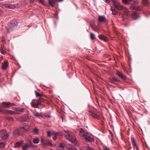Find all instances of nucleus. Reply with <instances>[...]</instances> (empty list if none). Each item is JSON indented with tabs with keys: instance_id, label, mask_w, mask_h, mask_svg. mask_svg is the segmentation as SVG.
<instances>
[{
	"instance_id": "1",
	"label": "nucleus",
	"mask_w": 150,
	"mask_h": 150,
	"mask_svg": "<svg viewBox=\"0 0 150 150\" xmlns=\"http://www.w3.org/2000/svg\"><path fill=\"white\" fill-rule=\"evenodd\" d=\"M123 3L131 5L130 8L132 9L140 11L142 10L141 6H135L134 5L137 4L138 1L137 0H122Z\"/></svg>"
},
{
	"instance_id": "2",
	"label": "nucleus",
	"mask_w": 150,
	"mask_h": 150,
	"mask_svg": "<svg viewBox=\"0 0 150 150\" xmlns=\"http://www.w3.org/2000/svg\"><path fill=\"white\" fill-rule=\"evenodd\" d=\"M43 102L42 98H40L38 100L34 99L30 103L31 106L35 108H38L41 109L44 107V105L42 104Z\"/></svg>"
},
{
	"instance_id": "3",
	"label": "nucleus",
	"mask_w": 150,
	"mask_h": 150,
	"mask_svg": "<svg viewBox=\"0 0 150 150\" xmlns=\"http://www.w3.org/2000/svg\"><path fill=\"white\" fill-rule=\"evenodd\" d=\"M65 133L64 135L67 138L69 141L74 143H76V140L75 137L73 135L72 132L69 131L68 130H65Z\"/></svg>"
},
{
	"instance_id": "4",
	"label": "nucleus",
	"mask_w": 150,
	"mask_h": 150,
	"mask_svg": "<svg viewBox=\"0 0 150 150\" xmlns=\"http://www.w3.org/2000/svg\"><path fill=\"white\" fill-rule=\"evenodd\" d=\"M112 2L113 5L117 9L119 10H123L125 8L122 6L119 3L117 0H111Z\"/></svg>"
},
{
	"instance_id": "5",
	"label": "nucleus",
	"mask_w": 150,
	"mask_h": 150,
	"mask_svg": "<svg viewBox=\"0 0 150 150\" xmlns=\"http://www.w3.org/2000/svg\"><path fill=\"white\" fill-rule=\"evenodd\" d=\"M66 146L68 150H77V149L73 146L71 144H66L64 143H62L60 144L59 146L62 147H64Z\"/></svg>"
},
{
	"instance_id": "6",
	"label": "nucleus",
	"mask_w": 150,
	"mask_h": 150,
	"mask_svg": "<svg viewBox=\"0 0 150 150\" xmlns=\"http://www.w3.org/2000/svg\"><path fill=\"white\" fill-rule=\"evenodd\" d=\"M84 134L83 137H85L86 141L92 142L93 141L94 139L92 135L86 132Z\"/></svg>"
},
{
	"instance_id": "7",
	"label": "nucleus",
	"mask_w": 150,
	"mask_h": 150,
	"mask_svg": "<svg viewBox=\"0 0 150 150\" xmlns=\"http://www.w3.org/2000/svg\"><path fill=\"white\" fill-rule=\"evenodd\" d=\"M13 111L12 110H2V108L0 107V112L7 114H16V110Z\"/></svg>"
},
{
	"instance_id": "8",
	"label": "nucleus",
	"mask_w": 150,
	"mask_h": 150,
	"mask_svg": "<svg viewBox=\"0 0 150 150\" xmlns=\"http://www.w3.org/2000/svg\"><path fill=\"white\" fill-rule=\"evenodd\" d=\"M41 142L42 145L44 146H50L52 145L51 142L50 140L45 141V140L42 138L41 139Z\"/></svg>"
},
{
	"instance_id": "9",
	"label": "nucleus",
	"mask_w": 150,
	"mask_h": 150,
	"mask_svg": "<svg viewBox=\"0 0 150 150\" xmlns=\"http://www.w3.org/2000/svg\"><path fill=\"white\" fill-rule=\"evenodd\" d=\"M18 24L15 21H12L10 22L8 24L9 28L8 29V30L9 32L10 29L13 28L14 27L17 26Z\"/></svg>"
},
{
	"instance_id": "10",
	"label": "nucleus",
	"mask_w": 150,
	"mask_h": 150,
	"mask_svg": "<svg viewBox=\"0 0 150 150\" xmlns=\"http://www.w3.org/2000/svg\"><path fill=\"white\" fill-rule=\"evenodd\" d=\"M0 137L3 139H6L8 138V135L6 131L2 130L0 131Z\"/></svg>"
},
{
	"instance_id": "11",
	"label": "nucleus",
	"mask_w": 150,
	"mask_h": 150,
	"mask_svg": "<svg viewBox=\"0 0 150 150\" xmlns=\"http://www.w3.org/2000/svg\"><path fill=\"white\" fill-rule=\"evenodd\" d=\"M13 110H16V114H19L23 112L24 111L25 109L20 107L13 108Z\"/></svg>"
},
{
	"instance_id": "12",
	"label": "nucleus",
	"mask_w": 150,
	"mask_h": 150,
	"mask_svg": "<svg viewBox=\"0 0 150 150\" xmlns=\"http://www.w3.org/2000/svg\"><path fill=\"white\" fill-rule=\"evenodd\" d=\"M131 17L133 19L136 20L139 17V16L138 12L134 11L132 13Z\"/></svg>"
},
{
	"instance_id": "13",
	"label": "nucleus",
	"mask_w": 150,
	"mask_h": 150,
	"mask_svg": "<svg viewBox=\"0 0 150 150\" xmlns=\"http://www.w3.org/2000/svg\"><path fill=\"white\" fill-rule=\"evenodd\" d=\"M117 74L122 79L124 80L126 79L125 76L123 74L118 71H117Z\"/></svg>"
},
{
	"instance_id": "14",
	"label": "nucleus",
	"mask_w": 150,
	"mask_h": 150,
	"mask_svg": "<svg viewBox=\"0 0 150 150\" xmlns=\"http://www.w3.org/2000/svg\"><path fill=\"white\" fill-rule=\"evenodd\" d=\"M6 7L7 8L13 9L18 6L16 4H7L6 5Z\"/></svg>"
},
{
	"instance_id": "15",
	"label": "nucleus",
	"mask_w": 150,
	"mask_h": 150,
	"mask_svg": "<svg viewBox=\"0 0 150 150\" xmlns=\"http://www.w3.org/2000/svg\"><path fill=\"white\" fill-rule=\"evenodd\" d=\"M131 140L132 145L134 146V149H136V150H139L138 148V146H137V143L135 139L133 138H131Z\"/></svg>"
},
{
	"instance_id": "16",
	"label": "nucleus",
	"mask_w": 150,
	"mask_h": 150,
	"mask_svg": "<svg viewBox=\"0 0 150 150\" xmlns=\"http://www.w3.org/2000/svg\"><path fill=\"white\" fill-rule=\"evenodd\" d=\"M110 81L112 83L116 84L117 81H120L119 79L116 77L114 76L110 79Z\"/></svg>"
},
{
	"instance_id": "17",
	"label": "nucleus",
	"mask_w": 150,
	"mask_h": 150,
	"mask_svg": "<svg viewBox=\"0 0 150 150\" xmlns=\"http://www.w3.org/2000/svg\"><path fill=\"white\" fill-rule=\"evenodd\" d=\"M2 104L3 105H5L4 106L5 107L8 108V106L10 105V106H12L15 105V104L14 103H11L9 102H3L2 103Z\"/></svg>"
},
{
	"instance_id": "18",
	"label": "nucleus",
	"mask_w": 150,
	"mask_h": 150,
	"mask_svg": "<svg viewBox=\"0 0 150 150\" xmlns=\"http://www.w3.org/2000/svg\"><path fill=\"white\" fill-rule=\"evenodd\" d=\"M85 130L82 128H80L79 129V134L80 135L83 137L86 132H85Z\"/></svg>"
},
{
	"instance_id": "19",
	"label": "nucleus",
	"mask_w": 150,
	"mask_h": 150,
	"mask_svg": "<svg viewBox=\"0 0 150 150\" xmlns=\"http://www.w3.org/2000/svg\"><path fill=\"white\" fill-rule=\"evenodd\" d=\"M98 20L101 22H104L105 21L106 19L104 16H100L99 17Z\"/></svg>"
},
{
	"instance_id": "20",
	"label": "nucleus",
	"mask_w": 150,
	"mask_h": 150,
	"mask_svg": "<svg viewBox=\"0 0 150 150\" xmlns=\"http://www.w3.org/2000/svg\"><path fill=\"white\" fill-rule=\"evenodd\" d=\"M30 127V126L29 125H23L21 128V130H23L25 131H28Z\"/></svg>"
},
{
	"instance_id": "21",
	"label": "nucleus",
	"mask_w": 150,
	"mask_h": 150,
	"mask_svg": "<svg viewBox=\"0 0 150 150\" xmlns=\"http://www.w3.org/2000/svg\"><path fill=\"white\" fill-rule=\"evenodd\" d=\"M8 66V62L5 61L2 65V69H6Z\"/></svg>"
},
{
	"instance_id": "22",
	"label": "nucleus",
	"mask_w": 150,
	"mask_h": 150,
	"mask_svg": "<svg viewBox=\"0 0 150 150\" xmlns=\"http://www.w3.org/2000/svg\"><path fill=\"white\" fill-rule=\"evenodd\" d=\"M148 0H142V3L144 6H147L149 4Z\"/></svg>"
},
{
	"instance_id": "23",
	"label": "nucleus",
	"mask_w": 150,
	"mask_h": 150,
	"mask_svg": "<svg viewBox=\"0 0 150 150\" xmlns=\"http://www.w3.org/2000/svg\"><path fill=\"white\" fill-rule=\"evenodd\" d=\"M99 38L101 40H103L104 41H106L107 40V37L103 35H100L98 36Z\"/></svg>"
},
{
	"instance_id": "24",
	"label": "nucleus",
	"mask_w": 150,
	"mask_h": 150,
	"mask_svg": "<svg viewBox=\"0 0 150 150\" xmlns=\"http://www.w3.org/2000/svg\"><path fill=\"white\" fill-rule=\"evenodd\" d=\"M33 143L35 144H38L40 141V139L38 137L33 138Z\"/></svg>"
},
{
	"instance_id": "25",
	"label": "nucleus",
	"mask_w": 150,
	"mask_h": 150,
	"mask_svg": "<svg viewBox=\"0 0 150 150\" xmlns=\"http://www.w3.org/2000/svg\"><path fill=\"white\" fill-rule=\"evenodd\" d=\"M33 115L36 117H42V115L39 113L38 112H33Z\"/></svg>"
},
{
	"instance_id": "26",
	"label": "nucleus",
	"mask_w": 150,
	"mask_h": 150,
	"mask_svg": "<svg viewBox=\"0 0 150 150\" xmlns=\"http://www.w3.org/2000/svg\"><path fill=\"white\" fill-rule=\"evenodd\" d=\"M23 120L25 121H28L29 120V117L27 115H25L23 116Z\"/></svg>"
},
{
	"instance_id": "27",
	"label": "nucleus",
	"mask_w": 150,
	"mask_h": 150,
	"mask_svg": "<svg viewBox=\"0 0 150 150\" xmlns=\"http://www.w3.org/2000/svg\"><path fill=\"white\" fill-rule=\"evenodd\" d=\"M49 4L52 7H53L54 5L55 4V0H48Z\"/></svg>"
},
{
	"instance_id": "28",
	"label": "nucleus",
	"mask_w": 150,
	"mask_h": 150,
	"mask_svg": "<svg viewBox=\"0 0 150 150\" xmlns=\"http://www.w3.org/2000/svg\"><path fill=\"white\" fill-rule=\"evenodd\" d=\"M111 9L112 12V14L113 15H115L117 13V10L115 9L114 7H111Z\"/></svg>"
},
{
	"instance_id": "29",
	"label": "nucleus",
	"mask_w": 150,
	"mask_h": 150,
	"mask_svg": "<svg viewBox=\"0 0 150 150\" xmlns=\"http://www.w3.org/2000/svg\"><path fill=\"white\" fill-rule=\"evenodd\" d=\"M29 147V145L28 144H26L23 146L22 148L23 150H27Z\"/></svg>"
},
{
	"instance_id": "30",
	"label": "nucleus",
	"mask_w": 150,
	"mask_h": 150,
	"mask_svg": "<svg viewBox=\"0 0 150 150\" xmlns=\"http://www.w3.org/2000/svg\"><path fill=\"white\" fill-rule=\"evenodd\" d=\"M91 115H92L94 117L97 119H98L99 117V116L97 114L95 113L91 112Z\"/></svg>"
},
{
	"instance_id": "31",
	"label": "nucleus",
	"mask_w": 150,
	"mask_h": 150,
	"mask_svg": "<svg viewBox=\"0 0 150 150\" xmlns=\"http://www.w3.org/2000/svg\"><path fill=\"white\" fill-rule=\"evenodd\" d=\"M21 144L20 142H17L15 144L14 147L15 148H17V147H19L21 146Z\"/></svg>"
},
{
	"instance_id": "32",
	"label": "nucleus",
	"mask_w": 150,
	"mask_h": 150,
	"mask_svg": "<svg viewBox=\"0 0 150 150\" xmlns=\"http://www.w3.org/2000/svg\"><path fill=\"white\" fill-rule=\"evenodd\" d=\"M90 37L91 39L93 40L96 38L95 35L92 33H91L90 35Z\"/></svg>"
},
{
	"instance_id": "33",
	"label": "nucleus",
	"mask_w": 150,
	"mask_h": 150,
	"mask_svg": "<svg viewBox=\"0 0 150 150\" xmlns=\"http://www.w3.org/2000/svg\"><path fill=\"white\" fill-rule=\"evenodd\" d=\"M86 150H95L93 147L90 146L89 145H87L86 146Z\"/></svg>"
},
{
	"instance_id": "34",
	"label": "nucleus",
	"mask_w": 150,
	"mask_h": 150,
	"mask_svg": "<svg viewBox=\"0 0 150 150\" xmlns=\"http://www.w3.org/2000/svg\"><path fill=\"white\" fill-rule=\"evenodd\" d=\"M33 131L35 134H37L38 133V130L37 128L35 127L33 129Z\"/></svg>"
},
{
	"instance_id": "35",
	"label": "nucleus",
	"mask_w": 150,
	"mask_h": 150,
	"mask_svg": "<svg viewBox=\"0 0 150 150\" xmlns=\"http://www.w3.org/2000/svg\"><path fill=\"white\" fill-rule=\"evenodd\" d=\"M5 144L3 142H0V148H2L4 147L5 146Z\"/></svg>"
},
{
	"instance_id": "36",
	"label": "nucleus",
	"mask_w": 150,
	"mask_h": 150,
	"mask_svg": "<svg viewBox=\"0 0 150 150\" xmlns=\"http://www.w3.org/2000/svg\"><path fill=\"white\" fill-rule=\"evenodd\" d=\"M103 147L104 150H111L109 147H107L105 145L103 146Z\"/></svg>"
},
{
	"instance_id": "37",
	"label": "nucleus",
	"mask_w": 150,
	"mask_h": 150,
	"mask_svg": "<svg viewBox=\"0 0 150 150\" xmlns=\"http://www.w3.org/2000/svg\"><path fill=\"white\" fill-rule=\"evenodd\" d=\"M35 95L36 97H41L42 96V95L39 93L37 92L36 91H35Z\"/></svg>"
},
{
	"instance_id": "38",
	"label": "nucleus",
	"mask_w": 150,
	"mask_h": 150,
	"mask_svg": "<svg viewBox=\"0 0 150 150\" xmlns=\"http://www.w3.org/2000/svg\"><path fill=\"white\" fill-rule=\"evenodd\" d=\"M14 132L16 134L19 135L20 134V132L18 129H15Z\"/></svg>"
},
{
	"instance_id": "39",
	"label": "nucleus",
	"mask_w": 150,
	"mask_h": 150,
	"mask_svg": "<svg viewBox=\"0 0 150 150\" xmlns=\"http://www.w3.org/2000/svg\"><path fill=\"white\" fill-rule=\"evenodd\" d=\"M29 146H30L31 147H33L34 145L33 144L32 142L31 141H30L29 142Z\"/></svg>"
},
{
	"instance_id": "40",
	"label": "nucleus",
	"mask_w": 150,
	"mask_h": 150,
	"mask_svg": "<svg viewBox=\"0 0 150 150\" xmlns=\"http://www.w3.org/2000/svg\"><path fill=\"white\" fill-rule=\"evenodd\" d=\"M57 150H64V148L59 146L57 147Z\"/></svg>"
},
{
	"instance_id": "41",
	"label": "nucleus",
	"mask_w": 150,
	"mask_h": 150,
	"mask_svg": "<svg viewBox=\"0 0 150 150\" xmlns=\"http://www.w3.org/2000/svg\"><path fill=\"white\" fill-rule=\"evenodd\" d=\"M47 136H49V137H50L51 135V132H50V131H48L47 132Z\"/></svg>"
},
{
	"instance_id": "42",
	"label": "nucleus",
	"mask_w": 150,
	"mask_h": 150,
	"mask_svg": "<svg viewBox=\"0 0 150 150\" xmlns=\"http://www.w3.org/2000/svg\"><path fill=\"white\" fill-rule=\"evenodd\" d=\"M39 1L41 3L43 4H45L44 0H40Z\"/></svg>"
},
{
	"instance_id": "43",
	"label": "nucleus",
	"mask_w": 150,
	"mask_h": 150,
	"mask_svg": "<svg viewBox=\"0 0 150 150\" xmlns=\"http://www.w3.org/2000/svg\"><path fill=\"white\" fill-rule=\"evenodd\" d=\"M53 139L55 141L57 139V135H55L53 137Z\"/></svg>"
},
{
	"instance_id": "44",
	"label": "nucleus",
	"mask_w": 150,
	"mask_h": 150,
	"mask_svg": "<svg viewBox=\"0 0 150 150\" xmlns=\"http://www.w3.org/2000/svg\"><path fill=\"white\" fill-rule=\"evenodd\" d=\"M7 119L9 120H13V118L12 117H8L7 118Z\"/></svg>"
},
{
	"instance_id": "45",
	"label": "nucleus",
	"mask_w": 150,
	"mask_h": 150,
	"mask_svg": "<svg viewBox=\"0 0 150 150\" xmlns=\"http://www.w3.org/2000/svg\"><path fill=\"white\" fill-rule=\"evenodd\" d=\"M105 2L106 3H109L110 2V0H105Z\"/></svg>"
},
{
	"instance_id": "46",
	"label": "nucleus",
	"mask_w": 150,
	"mask_h": 150,
	"mask_svg": "<svg viewBox=\"0 0 150 150\" xmlns=\"http://www.w3.org/2000/svg\"><path fill=\"white\" fill-rule=\"evenodd\" d=\"M1 53L2 54H4V52L3 51V50H1Z\"/></svg>"
},
{
	"instance_id": "47",
	"label": "nucleus",
	"mask_w": 150,
	"mask_h": 150,
	"mask_svg": "<svg viewBox=\"0 0 150 150\" xmlns=\"http://www.w3.org/2000/svg\"><path fill=\"white\" fill-rule=\"evenodd\" d=\"M63 0H57V1L58 2H60L62 1Z\"/></svg>"
},
{
	"instance_id": "48",
	"label": "nucleus",
	"mask_w": 150,
	"mask_h": 150,
	"mask_svg": "<svg viewBox=\"0 0 150 150\" xmlns=\"http://www.w3.org/2000/svg\"><path fill=\"white\" fill-rule=\"evenodd\" d=\"M1 0H0V1H1Z\"/></svg>"
}]
</instances>
